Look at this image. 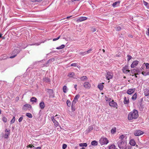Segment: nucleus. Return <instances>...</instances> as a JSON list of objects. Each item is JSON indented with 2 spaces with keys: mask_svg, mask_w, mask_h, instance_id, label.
Returning <instances> with one entry per match:
<instances>
[{
  "mask_svg": "<svg viewBox=\"0 0 149 149\" xmlns=\"http://www.w3.org/2000/svg\"><path fill=\"white\" fill-rule=\"evenodd\" d=\"M120 3V1H117L113 3L112 4V6L113 7H115L116 6L119 5Z\"/></svg>",
  "mask_w": 149,
  "mask_h": 149,
  "instance_id": "4be33fe9",
  "label": "nucleus"
},
{
  "mask_svg": "<svg viewBox=\"0 0 149 149\" xmlns=\"http://www.w3.org/2000/svg\"><path fill=\"white\" fill-rule=\"evenodd\" d=\"M138 74V73H137V74H136V73H135L134 74V75L135 76V77H136H136H137V76H136V75H137V74Z\"/></svg>",
  "mask_w": 149,
  "mask_h": 149,
  "instance_id": "338daca9",
  "label": "nucleus"
},
{
  "mask_svg": "<svg viewBox=\"0 0 149 149\" xmlns=\"http://www.w3.org/2000/svg\"><path fill=\"white\" fill-rule=\"evenodd\" d=\"M93 129V127L92 126H89L87 129L86 130V132L87 133H89L90 131L92 130Z\"/></svg>",
  "mask_w": 149,
  "mask_h": 149,
  "instance_id": "b1692460",
  "label": "nucleus"
},
{
  "mask_svg": "<svg viewBox=\"0 0 149 149\" xmlns=\"http://www.w3.org/2000/svg\"><path fill=\"white\" fill-rule=\"evenodd\" d=\"M39 106L40 108L43 109L45 107V105L43 102H41L39 104Z\"/></svg>",
  "mask_w": 149,
  "mask_h": 149,
  "instance_id": "a211bd4d",
  "label": "nucleus"
},
{
  "mask_svg": "<svg viewBox=\"0 0 149 149\" xmlns=\"http://www.w3.org/2000/svg\"><path fill=\"white\" fill-rule=\"evenodd\" d=\"M15 121V117L13 116L12 119L10 121V124H12L14 123Z\"/></svg>",
  "mask_w": 149,
  "mask_h": 149,
  "instance_id": "c9c22d12",
  "label": "nucleus"
},
{
  "mask_svg": "<svg viewBox=\"0 0 149 149\" xmlns=\"http://www.w3.org/2000/svg\"><path fill=\"white\" fill-rule=\"evenodd\" d=\"M67 146V145L66 144H63V145L62 148L63 149H65Z\"/></svg>",
  "mask_w": 149,
  "mask_h": 149,
  "instance_id": "de8ad7c7",
  "label": "nucleus"
},
{
  "mask_svg": "<svg viewBox=\"0 0 149 149\" xmlns=\"http://www.w3.org/2000/svg\"><path fill=\"white\" fill-rule=\"evenodd\" d=\"M52 60H54L53 59H50L47 62V63L46 64H48V63H49L50 62H51L52 61Z\"/></svg>",
  "mask_w": 149,
  "mask_h": 149,
  "instance_id": "603ef678",
  "label": "nucleus"
},
{
  "mask_svg": "<svg viewBox=\"0 0 149 149\" xmlns=\"http://www.w3.org/2000/svg\"><path fill=\"white\" fill-rule=\"evenodd\" d=\"M129 69V66L128 65H125L123 68L122 70L123 73L127 74L130 72V70Z\"/></svg>",
  "mask_w": 149,
  "mask_h": 149,
  "instance_id": "39448f33",
  "label": "nucleus"
},
{
  "mask_svg": "<svg viewBox=\"0 0 149 149\" xmlns=\"http://www.w3.org/2000/svg\"><path fill=\"white\" fill-rule=\"evenodd\" d=\"M42 0H31V1L32 2H36V1L39 2V1H41Z\"/></svg>",
  "mask_w": 149,
  "mask_h": 149,
  "instance_id": "5fc2aeb1",
  "label": "nucleus"
},
{
  "mask_svg": "<svg viewBox=\"0 0 149 149\" xmlns=\"http://www.w3.org/2000/svg\"><path fill=\"white\" fill-rule=\"evenodd\" d=\"M97 87L100 90H102L104 87L103 83H100L98 85Z\"/></svg>",
  "mask_w": 149,
  "mask_h": 149,
  "instance_id": "aec40b11",
  "label": "nucleus"
},
{
  "mask_svg": "<svg viewBox=\"0 0 149 149\" xmlns=\"http://www.w3.org/2000/svg\"><path fill=\"white\" fill-rule=\"evenodd\" d=\"M135 90V88L129 89L127 91V93L129 95H131L134 92Z\"/></svg>",
  "mask_w": 149,
  "mask_h": 149,
  "instance_id": "f8f14e48",
  "label": "nucleus"
},
{
  "mask_svg": "<svg viewBox=\"0 0 149 149\" xmlns=\"http://www.w3.org/2000/svg\"><path fill=\"white\" fill-rule=\"evenodd\" d=\"M92 49H91L88 50L86 52L87 54H88L90 53L92 51Z\"/></svg>",
  "mask_w": 149,
  "mask_h": 149,
  "instance_id": "8fccbe9b",
  "label": "nucleus"
},
{
  "mask_svg": "<svg viewBox=\"0 0 149 149\" xmlns=\"http://www.w3.org/2000/svg\"><path fill=\"white\" fill-rule=\"evenodd\" d=\"M139 61H134L132 63L131 66L132 68H134L138 64Z\"/></svg>",
  "mask_w": 149,
  "mask_h": 149,
  "instance_id": "4468645a",
  "label": "nucleus"
},
{
  "mask_svg": "<svg viewBox=\"0 0 149 149\" xmlns=\"http://www.w3.org/2000/svg\"><path fill=\"white\" fill-rule=\"evenodd\" d=\"M96 30L95 28H93L92 29V30L93 32H94L96 31Z\"/></svg>",
  "mask_w": 149,
  "mask_h": 149,
  "instance_id": "0e129e2a",
  "label": "nucleus"
},
{
  "mask_svg": "<svg viewBox=\"0 0 149 149\" xmlns=\"http://www.w3.org/2000/svg\"><path fill=\"white\" fill-rule=\"evenodd\" d=\"M65 47V45H62L61 46L56 47V49H63Z\"/></svg>",
  "mask_w": 149,
  "mask_h": 149,
  "instance_id": "c85d7f7f",
  "label": "nucleus"
},
{
  "mask_svg": "<svg viewBox=\"0 0 149 149\" xmlns=\"http://www.w3.org/2000/svg\"><path fill=\"white\" fill-rule=\"evenodd\" d=\"M27 148H32V147H34V146L33 145H28L27 146Z\"/></svg>",
  "mask_w": 149,
  "mask_h": 149,
  "instance_id": "6e6d98bb",
  "label": "nucleus"
},
{
  "mask_svg": "<svg viewBox=\"0 0 149 149\" xmlns=\"http://www.w3.org/2000/svg\"><path fill=\"white\" fill-rule=\"evenodd\" d=\"M127 136L125 135H121L119 136L117 144L120 149H127Z\"/></svg>",
  "mask_w": 149,
  "mask_h": 149,
  "instance_id": "f257e3e1",
  "label": "nucleus"
},
{
  "mask_svg": "<svg viewBox=\"0 0 149 149\" xmlns=\"http://www.w3.org/2000/svg\"><path fill=\"white\" fill-rule=\"evenodd\" d=\"M75 74L74 72H70L68 74V76L70 77H73L74 75Z\"/></svg>",
  "mask_w": 149,
  "mask_h": 149,
  "instance_id": "5701e85b",
  "label": "nucleus"
},
{
  "mask_svg": "<svg viewBox=\"0 0 149 149\" xmlns=\"http://www.w3.org/2000/svg\"><path fill=\"white\" fill-rule=\"evenodd\" d=\"M145 66L147 69H149V64L147 63L145 64Z\"/></svg>",
  "mask_w": 149,
  "mask_h": 149,
  "instance_id": "09e8293b",
  "label": "nucleus"
},
{
  "mask_svg": "<svg viewBox=\"0 0 149 149\" xmlns=\"http://www.w3.org/2000/svg\"><path fill=\"white\" fill-rule=\"evenodd\" d=\"M144 132L140 130H136L134 132V134L136 136H139L143 134Z\"/></svg>",
  "mask_w": 149,
  "mask_h": 149,
  "instance_id": "0eeeda50",
  "label": "nucleus"
},
{
  "mask_svg": "<svg viewBox=\"0 0 149 149\" xmlns=\"http://www.w3.org/2000/svg\"><path fill=\"white\" fill-rule=\"evenodd\" d=\"M146 34L149 36V28L147 29V31L146 33Z\"/></svg>",
  "mask_w": 149,
  "mask_h": 149,
  "instance_id": "4d7b16f0",
  "label": "nucleus"
},
{
  "mask_svg": "<svg viewBox=\"0 0 149 149\" xmlns=\"http://www.w3.org/2000/svg\"><path fill=\"white\" fill-rule=\"evenodd\" d=\"M109 105L111 107H115L117 105V104L113 100H112L111 101L109 102Z\"/></svg>",
  "mask_w": 149,
  "mask_h": 149,
  "instance_id": "2eb2a0df",
  "label": "nucleus"
},
{
  "mask_svg": "<svg viewBox=\"0 0 149 149\" xmlns=\"http://www.w3.org/2000/svg\"><path fill=\"white\" fill-rule=\"evenodd\" d=\"M37 99L34 97H32L30 99V101L31 102H37Z\"/></svg>",
  "mask_w": 149,
  "mask_h": 149,
  "instance_id": "a878e982",
  "label": "nucleus"
},
{
  "mask_svg": "<svg viewBox=\"0 0 149 149\" xmlns=\"http://www.w3.org/2000/svg\"><path fill=\"white\" fill-rule=\"evenodd\" d=\"M80 79L81 81H85L87 79V77L86 76H84L80 78Z\"/></svg>",
  "mask_w": 149,
  "mask_h": 149,
  "instance_id": "c756f323",
  "label": "nucleus"
},
{
  "mask_svg": "<svg viewBox=\"0 0 149 149\" xmlns=\"http://www.w3.org/2000/svg\"><path fill=\"white\" fill-rule=\"evenodd\" d=\"M66 103L68 107H70L71 105V102L69 100H68L67 101Z\"/></svg>",
  "mask_w": 149,
  "mask_h": 149,
  "instance_id": "4c0bfd02",
  "label": "nucleus"
},
{
  "mask_svg": "<svg viewBox=\"0 0 149 149\" xmlns=\"http://www.w3.org/2000/svg\"><path fill=\"white\" fill-rule=\"evenodd\" d=\"M87 19V18L86 17H81L78 18L77 20V22H79L86 20Z\"/></svg>",
  "mask_w": 149,
  "mask_h": 149,
  "instance_id": "1a4fd4ad",
  "label": "nucleus"
},
{
  "mask_svg": "<svg viewBox=\"0 0 149 149\" xmlns=\"http://www.w3.org/2000/svg\"><path fill=\"white\" fill-rule=\"evenodd\" d=\"M10 131V130H7V129H6L5 130V132H6L8 133L10 132L9 131Z\"/></svg>",
  "mask_w": 149,
  "mask_h": 149,
  "instance_id": "13d9d810",
  "label": "nucleus"
},
{
  "mask_svg": "<svg viewBox=\"0 0 149 149\" xmlns=\"http://www.w3.org/2000/svg\"><path fill=\"white\" fill-rule=\"evenodd\" d=\"M80 95H77L74 97V100L72 102V105H75L76 103L77 102L78 99L79 98Z\"/></svg>",
  "mask_w": 149,
  "mask_h": 149,
  "instance_id": "9d476101",
  "label": "nucleus"
},
{
  "mask_svg": "<svg viewBox=\"0 0 149 149\" xmlns=\"http://www.w3.org/2000/svg\"><path fill=\"white\" fill-rule=\"evenodd\" d=\"M116 148L114 145H111L109 146V149H115Z\"/></svg>",
  "mask_w": 149,
  "mask_h": 149,
  "instance_id": "2f4dec72",
  "label": "nucleus"
},
{
  "mask_svg": "<svg viewBox=\"0 0 149 149\" xmlns=\"http://www.w3.org/2000/svg\"><path fill=\"white\" fill-rule=\"evenodd\" d=\"M79 54L84 56V55H85L86 54H87V53H86V51L82 52H80L79 53Z\"/></svg>",
  "mask_w": 149,
  "mask_h": 149,
  "instance_id": "a19ab883",
  "label": "nucleus"
},
{
  "mask_svg": "<svg viewBox=\"0 0 149 149\" xmlns=\"http://www.w3.org/2000/svg\"><path fill=\"white\" fill-rule=\"evenodd\" d=\"M60 36H59V37H57L56 38H54V39H53V41H56V40H58L59 39V38H60Z\"/></svg>",
  "mask_w": 149,
  "mask_h": 149,
  "instance_id": "3c124183",
  "label": "nucleus"
},
{
  "mask_svg": "<svg viewBox=\"0 0 149 149\" xmlns=\"http://www.w3.org/2000/svg\"><path fill=\"white\" fill-rule=\"evenodd\" d=\"M127 60L128 61H129L132 58V57L130 55H128L127 56Z\"/></svg>",
  "mask_w": 149,
  "mask_h": 149,
  "instance_id": "a18cd8bd",
  "label": "nucleus"
},
{
  "mask_svg": "<svg viewBox=\"0 0 149 149\" xmlns=\"http://www.w3.org/2000/svg\"><path fill=\"white\" fill-rule=\"evenodd\" d=\"M23 117H20L18 121L19 122H21L23 119Z\"/></svg>",
  "mask_w": 149,
  "mask_h": 149,
  "instance_id": "864d4df0",
  "label": "nucleus"
},
{
  "mask_svg": "<svg viewBox=\"0 0 149 149\" xmlns=\"http://www.w3.org/2000/svg\"><path fill=\"white\" fill-rule=\"evenodd\" d=\"M143 93L145 96H149V90L146 88L144 89Z\"/></svg>",
  "mask_w": 149,
  "mask_h": 149,
  "instance_id": "f3484780",
  "label": "nucleus"
},
{
  "mask_svg": "<svg viewBox=\"0 0 149 149\" xmlns=\"http://www.w3.org/2000/svg\"><path fill=\"white\" fill-rule=\"evenodd\" d=\"M71 66H74V67H76L78 68H79V67H78V66H77V63H72L71 65Z\"/></svg>",
  "mask_w": 149,
  "mask_h": 149,
  "instance_id": "37998d69",
  "label": "nucleus"
},
{
  "mask_svg": "<svg viewBox=\"0 0 149 149\" xmlns=\"http://www.w3.org/2000/svg\"><path fill=\"white\" fill-rule=\"evenodd\" d=\"M113 76V74L112 72H107V74L106 75V77L107 80H109L110 79L112 78Z\"/></svg>",
  "mask_w": 149,
  "mask_h": 149,
  "instance_id": "423d86ee",
  "label": "nucleus"
},
{
  "mask_svg": "<svg viewBox=\"0 0 149 149\" xmlns=\"http://www.w3.org/2000/svg\"><path fill=\"white\" fill-rule=\"evenodd\" d=\"M139 116L138 111L134 109L128 115V118L129 120H132L137 118Z\"/></svg>",
  "mask_w": 149,
  "mask_h": 149,
  "instance_id": "f03ea898",
  "label": "nucleus"
},
{
  "mask_svg": "<svg viewBox=\"0 0 149 149\" xmlns=\"http://www.w3.org/2000/svg\"><path fill=\"white\" fill-rule=\"evenodd\" d=\"M20 51V49H18L17 48L14 49L12 53V54L13 55L10 56V58H14L16 56L17 54L19 53Z\"/></svg>",
  "mask_w": 149,
  "mask_h": 149,
  "instance_id": "20e7f679",
  "label": "nucleus"
},
{
  "mask_svg": "<svg viewBox=\"0 0 149 149\" xmlns=\"http://www.w3.org/2000/svg\"><path fill=\"white\" fill-rule=\"evenodd\" d=\"M142 74L144 76L149 75V70L146 71H143Z\"/></svg>",
  "mask_w": 149,
  "mask_h": 149,
  "instance_id": "412c9836",
  "label": "nucleus"
},
{
  "mask_svg": "<svg viewBox=\"0 0 149 149\" xmlns=\"http://www.w3.org/2000/svg\"><path fill=\"white\" fill-rule=\"evenodd\" d=\"M47 91L50 94L52 95V94H53V92L52 90L50 89H47Z\"/></svg>",
  "mask_w": 149,
  "mask_h": 149,
  "instance_id": "58836bf2",
  "label": "nucleus"
},
{
  "mask_svg": "<svg viewBox=\"0 0 149 149\" xmlns=\"http://www.w3.org/2000/svg\"><path fill=\"white\" fill-rule=\"evenodd\" d=\"M41 43H37L34 44H33V45H39Z\"/></svg>",
  "mask_w": 149,
  "mask_h": 149,
  "instance_id": "bf43d9fd",
  "label": "nucleus"
},
{
  "mask_svg": "<svg viewBox=\"0 0 149 149\" xmlns=\"http://www.w3.org/2000/svg\"><path fill=\"white\" fill-rule=\"evenodd\" d=\"M84 87L86 89H89L91 87V84L88 82H86L83 84Z\"/></svg>",
  "mask_w": 149,
  "mask_h": 149,
  "instance_id": "6e6552de",
  "label": "nucleus"
},
{
  "mask_svg": "<svg viewBox=\"0 0 149 149\" xmlns=\"http://www.w3.org/2000/svg\"><path fill=\"white\" fill-rule=\"evenodd\" d=\"M147 8L149 9V4L148 3V5H147V6L146 7Z\"/></svg>",
  "mask_w": 149,
  "mask_h": 149,
  "instance_id": "774afa93",
  "label": "nucleus"
},
{
  "mask_svg": "<svg viewBox=\"0 0 149 149\" xmlns=\"http://www.w3.org/2000/svg\"><path fill=\"white\" fill-rule=\"evenodd\" d=\"M10 134V132L6 133L4 134V137L5 139L8 138V136Z\"/></svg>",
  "mask_w": 149,
  "mask_h": 149,
  "instance_id": "f704fd0d",
  "label": "nucleus"
},
{
  "mask_svg": "<svg viewBox=\"0 0 149 149\" xmlns=\"http://www.w3.org/2000/svg\"><path fill=\"white\" fill-rule=\"evenodd\" d=\"M51 119L52 122L54 124V125L57 127L58 126V122L54 119V116H52L51 118Z\"/></svg>",
  "mask_w": 149,
  "mask_h": 149,
  "instance_id": "9b49d317",
  "label": "nucleus"
},
{
  "mask_svg": "<svg viewBox=\"0 0 149 149\" xmlns=\"http://www.w3.org/2000/svg\"><path fill=\"white\" fill-rule=\"evenodd\" d=\"M143 4H144V5L146 6V7L147 6V5H148V3L147 2H146V1H143Z\"/></svg>",
  "mask_w": 149,
  "mask_h": 149,
  "instance_id": "49530a36",
  "label": "nucleus"
},
{
  "mask_svg": "<svg viewBox=\"0 0 149 149\" xmlns=\"http://www.w3.org/2000/svg\"><path fill=\"white\" fill-rule=\"evenodd\" d=\"M123 103L124 104H127L129 103V97H125L123 98Z\"/></svg>",
  "mask_w": 149,
  "mask_h": 149,
  "instance_id": "ddd939ff",
  "label": "nucleus"
},
{
  "mask_svg": "<svg viewBox=\"0 0 149 149\" xmlns=\"http://www.w3.org/2000/svg\"><path fill=\"white\" fill-rule=\"evenodd\" d=\"M73 105H72V111H74L75 110V109L74 108H73Z\"/></svg>",
  "mask_w": 149,
  "mask_h": 149,
  "instance_id": "052dcab7",
  "label": "nucleus"
},
{
  "mask_svg": "<svg viewBox=\"0 0 149 149\" xmlns=\"http://www.w3.org/2000/svg\"><path fill=\"white\" fill-rule=\"evenodd\" d=\"M43 80L46 82H49L50 81V79L48 78H44Z\"/></svg>",
  "mask_w": 149,
  "mask_h": 149,
  "instance_id": "72a5a7b5",
  "label": "nucleus"
},
{
  "mask_svg": "<svg viewBox=\"0 0 149 149\" xmlns=\"http://www.w3.org/2000/svg\"><path fill=\"white\" fill-rule=\"evenodd\" d=\"M130 144L131 145L134 146L136 144V142L134 139H131L130 141Z\"/></svg>",
  "mask_w": 149,
  "mask_h": 149,
  "instance_id": "6ab92c4d",
  "label": "nucleus"
},
{
  "mask_svg": "<svg viewBox=\"0 0 149 149\" xmlns=\"http://www.w3.org/2000/svg\"><path fill=\"white\" fill-rule=\"evenodd\" d=\"M115 29L116 31H120L121 28L119 26H117L115 27Z\"/></svg>",
  "mask_w": 149,
  "mask_h": 149,
  "instance_id": "ea45409f",
  "label": "nucleus"
},
{
  "mask_svg": "<svg viewBox=\"0 0 149 149\" xmlns=\"http://www.w3.org/2000/svg\"><path fill=\"white\" fill-rule=\"evenodd\" d=\"M34 149H41V147H38L37 148H34Z\"/></svg>",
  "mask_w": 149,
  "mask_h": 149,
  "instance_id": "e2e57ef3",
  "label": "nucleus"
},
{
  "mask_svg": "<svg viewBox=\"0 0 149 149\" xmlns=\"http://www.w3.org/2000/svg\"><path fill=\"white\" fill-rule=\"evenodd\" d=\"M77 84H75L74 85V88H75V90H77Z\"/></svg>",
  "mask_w": 149,
  "mask_h": 149,
  "instance_id": "680f3d73",
  "label": "nucleus"
},
{
  "mask_svg": "<svg viewBox=\"0 0 149 149\" xmlns=\"http://www.w3.org/2000/svg\"><path fill=\"white\" fill-rule=\"evenodd\" d=\"M31 106L29 104H26L23 106V109L24 110H26L28 109H31Z\"/></svg>",
  "mask_w": 149,
  "mask_h": 149,
  "instance_id": "dca6fc26",
  "label": "nucleus"
},
{
  "mask_svg": "<svg viewBox=\"0 0 149 149\" xmlns=\"http://www.w3.org/2000/svg\"><path fill=\"white\" fill-rule=\"evenodd\" d=\"M63 92L64 93H66L68 91V88L66 86H63Z\"/></svg>",
  "mask_w": 149,
  "mask_h": 149,
  "instance_id": "bb28decb",
  "label": "nucleus"
},
{
  "mask_svg": "<svg viewBox=\"0 0 149 149\" xmlns=\"http://www.w3.org/2000/svg\"><path fill=\"white\" fill-rule=\"evenodd\" d=\"M136 97H137V94L136 93H135L132 96V99L133 100H135L136 99Z\"/></svg>",
  "mask_w": 149,
  "mask_h": 149,
  "instance_id": "cd10ccee",
  "label": "nucleus"
},
{
  "mask_svg": "<svg viewBox=\"0 0 149 149\" xmlns=\"http://www.w3.org/2000/svg\"><path fill=\"white\" fill-rule=\"evenodd\" d=\"M26 116H27L29 118H32V114L30 113H26Z\"/></svg>",
  "mask_w": 149,
  "mask_h": 149,
  "instance_id": "e433bc0d",
  "label": "nucleus"
},
{
  "mask_svg": "<svg viewBox=\"0 0 149 149\" xmlns=\"http://www.w3.org/2000/svg\"><path fill=\"white\" fill-rule=\"evenodd\" d=\"M91 144L93 146H97L98 144V143L97 141L94 140V141H93L91 142Z\"/></svg>",
  "mask_w": 149,
  "mask_h": 149,
  "instance_id": "393cba45",
  "label": "nucleus"
},
{
  "mask_svg": "<svg viewBox=\"0 0 149 149\" xmlns=\"http://www.w3.org/2000/svg\"><path fill=\"white\" fill-rule=\"evenodd\" d=\"M55 117L56 118H59V115H56L55 116Z\"/></svg>",
  "mask_w": 149,
  "mask_h": 149,
  "instance_id": "69168bd1",
  "label": "nucleus"
},
{
  "mask_svg": "<svg viewBox=\"0 0 149 149\" xmlns=\"http://www.w3.org/2000/svg\"><path fill=\"white\" fill-rule=\"evenodd\" d=\"M99 142L102 146L107 144L109 142V141L107 138L102 137L99 140Z\"/></svg>",
  "mask_w": 149,
  "mask_h": 149,
  "instance_id": "7ed1b4c3",
  "label": "nucleus"
},
{
  "mask_svg": "<svg viewBox=\"0 0 149 149\" xmlns=\"http://www.w3.org/2000/svg\"><path fill=\"white\" fill-rule=\"evenodd\" d=\"M137 71H138V70L137 69H133L131 70V72L132 74H133L134 73L136 72Z\"/></svg>",
  "mask_w": 149,
  "mask_h": 149,
  "instance_id": "79ce46f5",
  "label": "nucleus"
},
{
  "mask_svg": "<svg viewBox=\"0 0 149 149\" xmlns=\"http://www.w3.org/2000/svg\"><path fill=\"white\" fill-rule=\"evenodd\" d=\"M116 132V127L113 128L111 130V133L113 134L115 133Z\"/></svg>",
  "mask_w": 149,
  "mask_h": 149,
  "instance_id": "7c9ffc66",
  "label": "nucleus"
},
{
  "mask_svg": "<svg viewBox=\"0 0 149 149\" xmlns=\"http://www.w3.org/2000/svg\"><path fill=\"white\" fill-rule=\"evenodd\" d=\"M79 146L81 147H86L87 146V144L86 143H80L79 144Z\"/></svg>",
  "mask_w": 149,
  "mask_h": 149,
  "instance_id": "473e14b6",
  "label": "nucleus"
},
{
  "mask_svg": "<svg viewBox=\"0 0 149 149\" xmlns=\"http://www.w3.org/2000/svg\"><path fill=\"white\" fill-rule=\"evenodd\" d=\"M2 120L5 123H6L7 121V119L5 117H3L2 118Z\"/></svg>",
  "mask_w": 149,
  "mask_h": 149,
  "instance_id": "c03bdc74",
  "label": "nucleus"
}]
</instances>
